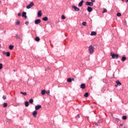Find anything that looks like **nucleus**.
<instances>
[{"mask_svg":"<svg viewBox=\"0 0 128 128\" xmlns=\"http://www.w3.org/2000/svg\"><path fill=\"white\" fill-rule=\"evenodd\" d=\"M67 82H72V78H68L67 80Z\"/></svg>","mask_w":128,"mask_h":128,"instance_id":"obj_27","label":"nucleus"},{"mask_svg":"<svg viewBox=\"0 0 128 128\" xmlns=\"http://www.w3.org/2000/svg\"><path fill=\"white\" fill-rule=\"evenodd\" d=\"M72 80H73V82H74V78H72Z\"/></svg>","mask_w":128,"mask_h":128,"instance_id":"obj_45","label":"nucleus"},{"mask_svg":"<svg viewBox=\"0 0 128 128\" xmlns=\"http://www.w3.org/2000/svg\"><path fill=\"white\" fill-rule=\"evenodd\" d=\"M80 88L82 90H84V88H86V84H82L80 85Z\"/></svg>","mask_w":128,"mask_h":128,"instance_id":"obj_13","label":"nucleus"},{"mask_svg":"<svg viewBox=\"0 0 128 128\" xmlns=\"http://www.w3.org/2000/svg\"><path fill=\"white\" fill-rule=\"evenodd\" d=\"M29 24V22L28 21H26V22H25V24H26V26H28Z\"/></svg>","mask_w":128,"mask_h":128,"instance_id":"obj_40","label":"nucleus"},{"mask_svg":"<svg viewBox=\"0 0 128 128\" xmlns=\"http://www.w3.org/2000/svg\"><path fill=\"white\" fill-rule=\"evenodd\" d=\"M16 38H17L18 40H20V36H18V34H16Z\"/></svg>","mask_w":128,"mask_h":128,"instance_id":"obj_30","label":"nucleus"},{"mask_svg":"<svg viewBox=\"0 0 128 128\" xmlns=\"http://www.w3.org/2000/svg\"><path fill=\"white\" fill-rule=\"evenodd\" d=\"M108 12V10H106V9H104L102 13L104 14V12Z\"/></svg>","mask_w":128,"mask_h":128,"instance_id":"obj_33","label":"nucleus"},{"mask_svg":"<svg viewBox=\"0 0 128 128\" xmlns=\"http://www.w3.org/2000/svg\"><path fill=\"white\" fill-rule=\"evenodd\" d=\"M62 20H66V16L64 15L62 16Z\"/></svg>","mask_w":128,"mask_h":128,"instance_id":"obj_32","label":"nucleus"},{"mask_svg":"<svg viewBox=\"0 0 128 128\" xmlns=\"http://www.w3.org/2000/svg\"><path fill=\"white\" fill-rule=\"evenodd\" d=\"M22 18H28V16H26V12H24L22 14Z\"/></svg>","mask_w":128,"mask_h":128,"instance_id":"obj_10","label":"nucleus"},{"mask_svg":"<svg viewBox=\"0 0 128 128\" xmlns=\"http://www.w3.org/2000/svg\"><path fill=\"white\" fill-rule=\"evenodd\" d=\"M91 0V2H92V4H94V2H96V0Z\"/></svg>","mask_w":128,"mask_h":128,"instance_id":"obj_41","label":"nucleus"},{"mask_svg":"<svg viewBox=\"0 0 128 128\" xmlns=\"http://www.w3.org/2000/svg\"><path fill=\"white\" fill-rule=\"evenodd\" d=\"M40 22H42L40 19H37L35 20L34 24H40Z\"/></svg>","mask_w":128,"mask_h":128,"instance_id":"obj_5","label":"nucleus"},{"mask_svg":"<svg viewBox=\"0 0 128 128\" xmlns=\"http://www.w3.org/2000/svg\"><path fill=\"white\" fill-rule=\"evenodd\" d=\"M3 106L4 108H6V106H8V103H4L3 104Z\"/></svg>","mask_w":128,"mask_h":128,"instance_id":"obj_26","label":"nucleus"},{"mask_svg":"<svg viewBox=\"0 0 128 128\" xmlns=\"http://www.w3.org/2000/svg\"><path fill=\"white\" fill-rule=\"evenodd\" d=\"M20 94H23V96H26V92H20Z\"/></svg>","mask_w":128,"mask_h":128,"instance_id":"obj_23","label":"nucleus"},{"mask_svg":"<svg viewBox=\"0 0 128 128\" xmlns=\"http://www.w3.org/2000/svg\"><path fill=\"white\" fill-rule=\"evenodd\" d=\"M116 122H120V119L116 118L115 119Z\"/></svg>","mask_w":128,"mask_h":128,"instance_id":"obj_36","label":"nucleus"},{"mask_svg":"<svg viewBox=\"0 0 128 128\" xmlns=\"http://www.w3.org/2000/svg\"><path fill=\"white\" fill-rule=\"evenodd\" d=\"M126 2H128V0H126Z\"/></svg>","mask_w":128,"mask_h":128,"instance_id":"obj_47","label":"nucleus"},{"mask_svg":"<svg viewBox=\"0 0 128 128\" xmlns=\"http://www.w3.org/2000/svg\"><path fill=\"white\" fill-rule=\"evenodd\" d=\"M122 16V14L120 12L117 13V16Z\"/></svg>","mask_w":128,"mask_h":128,"instance_id":"obj_34","label":"nucleus"},{"mask_svg":"<svg viewBox=\"0 0 128 128\" xmlns=\"http://www.w3.org/2000/svg\"><path fill=\"white\" fill-rule=\"evenodd\" d=\"M2 68V64H0V70Z\"/></svg>","mask_w":128,"mask_h":128,"instance_id":"obj_35","label":"nucleus"},{"mask_svg":"<svg viewBox=\"0 0 128 128\" xmlns=\"http://www.w3.org/2000/svg\"><path fill=\"white\" fill-rule=\"evenodd\" d=\"M78 118H80V114H78L77 116H76V118L78 120Z\"/></svg>","mask_w":128,"mask_h":128,"instance_id":"obj_38","label":"nucleus"},{"mask_svg":"<svg viewBox=\"0 0 128 128\" xmlns=\"http://www.w3.org/2000/svg\"><path fill=\"white\" fill-rule=\"evenodd\" d=\"M34 4V2H31L29 5L26 6V8H28V10H29V8H30L32 6H33Z\"/></svg>","mask_w":128,"mask_h":128,"instance_id":"obj_3","label":"nucleus"},{"mask_svg":"<svg viewBox=\"0 0 128 128\" xmlns=\"http://www.w3.org/2000/svg\"><path fill=\"white\" fill-rule=\"evenodd\" d=\"M116 84H117L115 85V86L118 87V86H120L122 84V83H120V80H118L116 82Z\"/></svg>","mask_w":128,"mask_h":128,"instance_id":"obj_8","label":"nucleus"},{"mask_svg":"<svg viewBox=\"0 0 128 128\" xmlns=\"http://www.w3.org/2000/svg\"><path fill=\"white\" fill-rule=\"evenodd\" d=\"M42 20L44 21V22H46V20H48V18L46 16H45L44 18H42Z\"/></svg>","mask_w":128,"mask_h":128,"instance_id":"obj_20","label":"nucleus"},{"mask_svg":"<svg viewBox=\"0 0 128 128\" xmlns=\"http://www.w3.org/2000/svg\"><path fill=\"white\" fill-rule=\"evenodd\" d=\"M2 98H3V100H6V96H3Z\"/></svg>","mask_w":128,"mask_h":128,"instance_id":"obj_37","label":"nucleus"},{"mask_svg":"<svg viewBox=\"0 0 128 128\" xmlns=\"http://www.w3.org/2000/svg\"><path fill=\"white\" fill-rule=\"evenodd\" d=\"M20 24V21L18 20V21L16 22V24L18 25V24Z\"/></svg>","mask_w":128,"mask_h":128,"instance_id":"obj_39","label":"nucleus"},{"mask_svg":"<svg viewBox=\"0 0 128 128\" xmlns=\"http://www.w3.org/2000/svg\"><path fill=\"white\" fill-rule=\"evenodd\" d=\"M35 40H36V42H40V38L39 37L36 36V38H35Z\"/></svg>","mask_w":128,"mask_h":128,"instance_id":"obj_17","label":"nucleus"},{"mask_svg":"<svg viewBox=\"0 0 128 128\" xmlns=\"http://www.w3.org/2000/svg\"><path fill=\"white\" fill-rule=\"evenodd\" d=\"M94 47L92 46H90L88 47V50L90 54H94Z\"/></svg>","mask_w":128,"mask_h":128,"instance_id":"obj_1","label":"nucleus"},{"mask_svg":"<svg viewBox=\"0 0 128 128\" xmlns=\"http://www.w3.org/2000/svg\"><path fill=\"white\" fill-rule=\"evenodd\" d=\"M72 8H74V10H75L76 12H79V10H80V8H78L74 6H72Z\"/></svg>","mask_w":128,"mask_h":128,"instance_id":"obj_6","label":"nucleus"},{"mask_svg":"<svg viewBox=\"0 0 128 128\" xmlns=\"http://www.w3.org/2000/svg\"><path fill=\"white\" fill-rule=\"evenodd\" d=\"M122 0L124 1V0Z\"/></svg>","mask_w":128,"mask_h":128,"instance_id":"obj_49","label":"nucleus"},{"mask_svg":"<svg viewBox=\"0 0 128 128\" xmlns=\"http://www.w3.org/2000/svg\"><path fill=\"white\" fill-rule=\"evenodd\" d=\"M84 4V0H82L78 4V6H82V4Z\"/></svg>","mask_w":128,"mask_h":128,"instance_id":"obj_15","label":"nucleus"},{"mask_svg":"<svg viewBox=\"0 0 128 128\" xmlns=\"http://www.w3.org/2000/svg\"><path fill=\"white\" fill-rule=\"evenodd\" d=\"M120 126H122V124H120Z\"/></svg>","mask_w":128,"mask_h":128,"instance_id":"obj_46","label":"nucleus"},{"mask_svg":"<svg viewBox=\"0 0 128 128\" xmlns=\"http://www.w3.org/2000/svg\"><path fill=\"white\" fill-rule=\"evenodd\" d=\"M24 104H25V106L28 108V101L25 102Z\"/></svg>","mask_w":128,"mask_h":128,"instance_id":"obj_21","label":"nucleus"},{"mask_svg":"<svg viewBox=\"0 0 128 128\" xmlns=\"http://www.w3.org/2000/svg\"><path fill=\"white\" fill-rule=\"evenodd\" d=\"M46 94H47L48 96H50V90H48L46 92Z\"/></svg>","mask_w":128,"mask_h":128,"instance_id":"obj_31","label":"nucleus"},{"mask_svg":"<svg viewBox=\"0 0 128 128\" xmlns=\"http://www.w3.org/2000/svg\"><path fill=\"white\" fill-rule=\"evenodd\" d=\"M82 26H86V22H82Z\"/></svg>","mask_w":128,"mask_h":128,"instance_id":"obj_28","label":"nucleus"},{"mask_svg":"<svg viewBox=\"0 0 128 128\" xmlns=\"http://www.w3.org/2000/svg\"><path fill=\"white\" fill-rule=\"evenodd\" d=\"M38 114V112L36 110L34 111L32 113V116L34 118H36V114Z\"/></svg>","mask_w":128,"mask_h":128,"instance_id":"obj_11","label":"nucleus"},{"mask_svg":"<svg viewBox=\"0 0 128 128\" xmlns=\"http://www.w3.org/2000/svg\"><path fill=\"white\" fill-rule=\"evenodd\" d=\"M92 78V76H90V78H88V80H90Z\"/></svg>","mask_w":128,"mask_h":128,"instance_id":"obj_43","label":"nucleus"},{"mask_svg":"<svg viewBox=\"0 0 128 128\" xmlns=\"http://www.w3.org/2000/svg\"><path fill=\"white\" fill-rule=\"evenodd\" d=\"M84 96H85V98H88V92H86V94H84Z\"/></svg>","mask_w":128,"mask_h":128,"instance_id":"obj_25","label":"nucleus"},{"mask_svg":"<svg viewBox=\"0 0 128 128\" xmlns=\"http://www.w3.org/2000/svg\"><path fill=\"white\" fill-rule=\"evenodd\" d=\"M29 102H30V104H33L34 103V99L31 98L29 100Z\"/></svg>","mask_w":128,"mask_h":128,"instance_id":"obj_24","label":"nucleus"},{"mask_svg":"<svg viewBox=\"0 0 128 128\" xmlns=\"http://www.w3.org/2000/svg\"><path fill=\"white\" fill-rule=\"evenodd\" d=\"M18 16H22V14L20 13H18Z\"/></svg>","mask_w":128,"mask_h":128,"instance_id":"obj_42","label":"nucleus"},{"mask_svg":"<svg viewBox=\"0 0 128 128\" xmlns=\"http://www.w3.org/2000/svg\"><path fill=\"white\" fill-rule=\"evenodd\" d=\"M3 54H6V56H10V52H2Z\"/></svg>","mask_w":128,"mask_h":128,"instance_id":"obj_7","label":"nucleus"},{"mask_svg":"<svg viewBox=\"0 0 128 128\" xmlns=\"http://www.w3.org/2000/svg\"><path fill=\"white\" fill-rule=\"evenodd\" d=\"M0 2H1V1H0Z\"/></svg>","mask_w":128,"mask_h":128,"instance_id":"obj_50","label":"nucleus"},{"mask_svg":"<svg viewBox=\"0 0 128 128\" xmlns=\"http://www.w3.org/2000/svg\"><path fill=\"white\" fill-rule=\"evenodd\" d=\"M40 94L42 96H44L46 94V90H42Z\"/></svg>","mask_w":128,"mask_h":128,"instance_id":"obj_18","label":"nucleus"},{"mask_svg":"<svg viewBox=\"0 0 128 128\" xmlns=\"http://www.w3.org/2000/svg\"><path fill=\"white\" fill-rule=\"evenodd\" d=\"M87 10L88 12H92V7L88 6Z\"/></svg>","mask_w":128,"mask_h":128,"instance_id":"obj_12","label":"nucleus"},{"mask_svg":"<svg viewBox=\"0 0 128 128\" xmlns=\"http://www.w3.org/2000/svg\"><path fill=\"white\" fill-rule=\"evenodd\" d=\"M110 56L112 58H118V54H114V53L111 52Z\"/></svg>","mask_w":128,"mask_h":128,"instance_id":"obj_2","label":"nucleus"},{"mask_svg":"<svg viewBox=\"0 0 128 128\" xmlns=\"http://www.w3.org/2000/svg\"><path fill=\"white\" fill-rule=\"evenodd\" d=\"M126 56H122V58L121 60L122 62H126Z\"/></svg>","mask_w":128,"mask_h":128,"instance_id":"obj_16","label":"nucleus"},{"mask_svg":"<svg viewBox=\"0 0 128 128\" xmlns=\"http://www.w3.org/2000/svg\"><path fill=\"white\" fill-rule=\"evenodd\" d=\"M91 36H96V32H91Z\"/></svg>","mask_w":128,"mask_h":128,"instance_id":"obj_19","label":"nucleus"},{"mask_svg":"<svg viewBox=\"0 0 128 128\" xmlns=\"http://www.w3.org/2000/svg\"><path fill=\"white\" fill-rule=\"evenodd\" d=\"M38 18H40L42 16V10H39L38 13Z\"/></svg>","mask_w":128,"mask_h":128,"instance_id":"obj_14","label":"nucleus"},{"mask_svg":"<svg viewBox=\"0 0 128 128\" xmlns=\"http://www.w3.org/2000/svg\"><path fill=\"white\" fill-rule=\"evenodd\" d=\"M86 6H94V3H92V2H86Z\"/></svg>","mask_w":128,"mask_h":128,"instance_id":"obj_4","label":"nucleus"},{"mask_svg":"<svg viewBox=\"0 0 128 128\" xmlns=\"http://www.w3.org/2000/svg\"><path fill=\"white\" fill-rule=\"evenodd\" d=\"M122 120H126L127 117L126 116H122Z\"/></svg>","mask_w":128,"mask_h":128,"instance_id":"obj_29","label":"nucleus"},{"mask_svg":"<svg viewBox=\"0 0 128 128\" xmlns=\"http://www.w3.org/2000/svg\"><path fill=\"white\" fill-rule=\"evenodd\" d=\"M14 72H16V70H14Z\"/></svg>","mask_w":128,"mask_h":128,"instance_id":"obj_48","label":"nucleus"},{"mask_svg":"<svg viewBox=\"0 0 128 128\" xmlns=\"http://www.w3.org/2000/svg\"><path fill=\"white\" fill-rule=\"evenodd\" d=\"M14 48V46L13 45H10L9 46V50H12Z\"/></svg>","mask_w":128,"mask_h":128,"instance_id":"obj_22","label":"nucleus"},{"mask_svg":"<svg viewBox=\"0 0 128 128\" xmlns=\"http://www.w3.org/2000/svg\"><path fill=\"white\" fill-rule=\"evenodd\" d=\"M48 70H50V66H48Z\"/></svg>","mask_w":128,"mask_h":128,"instance_id":"obj_44","label":"nucleus"},{"mask_svg":"<svg viewBox=\"0 0 128 128\" xmlns=\"http://www.w3.org/2000/svg\"><path fill=\"white\" fill-rule=\"evenodd\" d=\"M40 108H42V105H38L35 106L36 110H40Z\"/></svg>","mask_w":128,"mask_h":128,"instance_id":"obj_9","label":"nucleus"}]
</instances>
